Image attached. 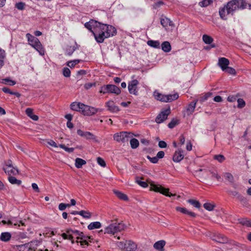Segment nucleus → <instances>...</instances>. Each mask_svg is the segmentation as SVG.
Instances as JSON below:
<instances>
[{
	"instance_id": "obj_1",
	"label": "nucleus",
	"mask_w": 251,
	"mask_h": 251,
	"mask_svg": "<svg viewBox=\"0 0 251 251\" xmlns=\"http://www.w3.org/2000/svg\"><path fill=\"white\" fill-rule=\"evenodd\" d=\"M247 7V2L245 0H231L228 1L223 7L219 9L220 18L224 20H227V15H233L236 10L243 9Z\"/></svg>"
},
{
	"instance_id": "obj_2",
	"label": "nucleus",
	"mask_w": 251,
	"mask_h": 251,
	"mask_svg": "<svg viewBox=\"0 0 251 251\" xmlns=\"http://www.w3.org/2000/svg\"><path fill=\"white\" fill-rule=\"evenodd\" d=\"M29 44L35 49L41 55L45 54V50L39 40L30 33L26 34Z\"/></svg>"
},
{
	"instance_id": "obj_3",
	"label": "nucleus",
	"mask_w": 251,
	"mask_h": 251,
	"mask_svg": "<svg viewBox=\"0 0 251 251\" xmlns=\"http://www.w3.org/2000/svg\"><path fill=\"white\" fill-rule=\"evenodd\" d=\"M125 228V225L122 223H112L105 228L104 233L114 235L116 233L124 230Z\"/></svg>"
},
{
	"instance_id": "obj_4",
	"label": "nucleus",
	"mask_w": 251,
	"mask_h": 251,
	"mask_svg": "<svg viewBox=\"0 0 251 251\" xmlns=\"http://www.w3.org/2000/svg\"><path fill=\"white\" fill-rule=\"evenodd\" d=\"M120 89L116 85L107 84L101 87L100 92L102 94L113 93L119 95L121 93Z\"/></svg>"
},
{
	"instance_id": "obj_5",
	"label": "nucleus",
	"mask_w": 251,
	"mask_h": 251,
	"mask_svg": "<svg viewBox=\"0 0 251 251\" xmlns=\"http://www.w3.org/2000/svg\"><path fill=\"white\" fill-rule=\"evenodd\" d=\"M101 29L96 28L95 30L94 31L93 35L97 42L98 43H102L104 42V39L110 37L109 32H107V30L105 33H103Z\"/></svg>"
},
{
	"instance_id": "obj_6",
	"label": "nucleus",
	"mask_w": 251,
	"mask_h": 251,
	"mask_svg": "<svg viewBox=\"0 0 251 251\" xmlns=\"http://www.w3.org/2000/svg\"><path fill=\"white\" fill-rule=\"evenodd\" d=\"M98 29H101V32L103 33H105L107 29H108L107 30V32H109L110 37L115 36L117 33V30L113 26L110 25L103 24L100 22L98 26Z\"/></svg>"
},
{
	"instance_id": "obj_7",
	"label": "nucleus",
	"mask_w": 251,
	"mask_h": 251,
	"mask_svg": "<svg viewBox=\"0 0 251 251\" xmlns=\"http://www.w3.org/2000/svg\"><path fill=\"white\" fill-rule=\"evenodd\" d=\"M130 133L127 132L123 131L115 133L113 136L114 140L117 142L125 143L128 141Z\"/></svg>"
},
{
	"instance_id": "obj_8",
	"label": "nucleus",
	"mask_w": 251,
	"mask_h": 251,
	"mask_svg": "<svg viewBox=\"0 0 251 251\" xmlns=\"http://www.w3.org/2000/svg\"><path fill=\"white\" fill-rule=\"evenodd\" d=\"M170 113L171 110L170 107H169L168 108L164 109L156 117L155 122L158 124L163 122L167 119L168 116L170 114Z\"/></svg>"
},
{
	"instance_id": "obj_9",
	"label": "nucleus",
	"mask_w": 251,
	"mask_h": 251,
	"mask_svg": "<svg viewBox=\"0 0 251 251\" xmlns=\"http://www.w3.org/2000/svg\"><path fill=\"white\" fill-rule=\"evenodd\" d=\"M151 189L152 190L156 192H159L166 196L171 197L172 196V194L169 192V189L165 188L159 185L151 184Z\"/></svg>"
},
{
	"instance_id": "obj_10",
	"label": "nucleus",
	"mask_w": 251,
	"mask_h": 251,
	"mask_svg": "<svg viewBox=\"0 0 251 251\" xmlns=\"http://www.w3.org/2000/svg\"><path fill=\"white\" fill-rule=\"evenodd\" d=\"M138 84L139 82L137 79H133L128 82V89L130 94H133L135 96L138 95V90L137 89Z\"/></svg>"
},
{
	"instance_id": "obj_11",
	"label": "nucleus",
	"mask_w": 251,
	"mask_h": 251,
	"mask_svg": "<svg viewBox=\"0 0 251 251\" xmlns=\"http://www.w3.org/2000/svg\"><path fill=\"white\" fill-rule=\"evenodd\" d=\"M99 111V109L94 107L90 106L83 104L81 113L84 115L91 116L94 115Z\"/></svg>"
},
{
	"instance_id": "obj_12",
	"label": "nucleus",
	"mask_w": 251,
	"mask_h": 251,
	"mask_svg": "<svg viewBox=\"0 0 251 251\" xmlns=\"http://www.w3.org/2000/svg\"><path fill=\"white\" fill-rule=\"evenodd\" d=\"M226 248L229 250H231L234 248L243 249L245 246L244 244H240L232 240L228 239L227 242H226Z\"/></svg>"
},
{
	"instance_id": "obj_13",
	"label": "nucleus",
	"mask_w": 251,
	"mask_h": 251,
	"mask_svg": "<svg viewBox=\"0 0 251 251\" xmlns=\"http://www.w3.org/2000/svg\"><path fill=\"white\" fill-rule=\"evenodd\" d=\"M3 169L5 173L7 174L9 176H11L12 175H16L19 174L18 170L17 168H14L11 164H6Z\"/></svg>"
},
{
	"instance_id": "obj_14",
	"label": "nucleus",
	"mask_w": 251,
	"mask_h": 251,
	"mask_svg": "<svg viewBox=\"0 0 251 251\" xmlns=\"http://www.w3.org/2000/svg\"><path fill=\"white\" fill-rule=\"evenodd\" d=\"M99 25V22L94 20H91L89 22H86L84 24V26L93 34L94 31L98 27Z\"/></svg>"
},
{
	"instance_id": "obj_15",
	"label": "nucleus",
	"mask_w": 251,
	"mask_h": 251,
	"mask_svg": "<svg viewBox=\"0 0 251 251\" xmlns=\"http://www.w3.org/2000/svg\"><path fill=\"white\" fill-rule=\"evenodd\" d=\"M184 158L183 151L181 149L176 151L173 155V160L175 162H179Z\"/></svg>"
},
{
	"instance_id": "obj_16",
	"label": "nucleus",
	"mask_w": 251,
	"mask_h": 251,
	"mask_svg": "<svg viewBox=\"0 0 251 251\" xmlns=\"http://www.w3.org/2000/svg\"><path fill=\"white\" fill-rule=\"evenodd\" d=\"M218 65L221 67L222 71H225L228 65L229 64V61L228 59L225 57H221L218 60Z\"/></svg>"
},
{
	"instance_id": "obj_17",
	"label": "nucleus",
	"mask_w": 251,
	"mask_h": 251,
	"mask_svg": "<svg viewBox=\"0 0 251 251\" xmlns=\"http://www.w3.org/2000/svg\"><path fill=\"white\" fill-rule=\"evenodd\" d=\"M79 47V45H77L76 42L74 46H67L66 48L65 54L68 56H71L74 52L76 49H78Z\"/></svg>"
},
{
	"instance_id": "obj_18",
	"label": "nucleus",
	"mask_w": 251,
	"mask_h": 251,
	"mask_svg": "<svg viewBox=\"0 0 251 251\" xmlns=\"http://www.w3.org/2000/svg\"><path fill=\"white\" fill-rule=\"evenodd\" d=\"M176 209L177 211L180 212L183 214H187L191 217L195 218L196 217L197 214L193 212L188 210L186 208L176 207Z\"/></svg>"
},
{
	"instance_id": "obj_19",
	"label": "nucleus",
	"mask_w": 251,
	"mask_h": 251,
	"mask_svg": "<svg viewBox=\"0 0 251 251\" xmlns=\"http://www.w3.org/2000/svg\"><path fill=\"white\" fill-rule=\"evenodd\" d=\"M197 101L198 100L191 101L187 106H186V111L188 115L192 114L194 111Z\"/></svg>"
},
{
	"instance_id": "obj_20",
	"label": "nucleus",
	"mask_w": 251,
	"mask_h": 251,
	"mask_svg": "<svg viewBox=\"0 0 251 251\" xmlns=\"http://www.w3.org/2000/svg\"><path fill=\"white\" fill-rule=\"evenodd\" d=\"M108 109L112 112H117L120 110L118 106H116L113 101H109L106 103Z\"/></svg>"
},
{
	"instance_id": "obj_21",
	"label": "nucleus",
	"mask_w": 251,
	"mask_h": 251,
	"mask_svg": "<svg viewBox=\"0 0 251 251\" xmlns=\"http://www.w3.org/2000/svg\"><path fill=\"white\" fill-rule=\"evenodd\" d=\"M83 103L81 102H74L70 105L71 109L74 111H80L81 112Z\"/></svg>"
},
{
	"instance_id": "obj_22",
	"label": "nucleus",
	"mask_w": 251,
	"mask_h": 251,
	"mask_svg": "<svg viewBox=\"0 0 251 251\" xmlns=\"http://www.w3.org/2000/svg\"><path fill=\"white\" fill-rule=\"evenodd\" d=\"M214 240L220 243L226 244V242H227L228 239L224 235L219 234L215 237Z\"/></svg>"
},
{
	"instance_id": "obj_23",
	"label": "nucleus",
	"mask_w": 251,
	"mask_h": 251,
	"mask_svg": "<svg viewBox=\"0 0 251 251\" xmlns=\"http://www.w3.org/2000/svg\"><path fill=\"white\" fill-rule=\"evenodd\" d=\"M127 246H126V250L128 251H135L137 249V245L136 244L131 240L127 241Z\"/></svg>"
},
{
	"instance_id": "obj_24",
	"label": "nucleus",
	"mask_w": 251,
	"mask_h": 251,
	"mask_svg": "<svg viewBox=\"0 0 251 251\" xmlns=\"http://www.w3.org/2000/svg\"><path fill=\"white\" fill-rule=\"evenodd\" d=\"M66 232L68 234L69 240H72V239H74V236L76 237L77 235H79V231L77 230L68 229L67 230Z\"/></svg>"
},
{
	"instance_id": "obj_25",
	"label": "nucleus",
	"mask_w": 251,
	"mask_h": 251,
	"mask_svg": "<svg viewBox=\"0 0 251 251\" xmlns=\"http://www.w3.org/2000/svg\"><path fill=\"white\" fill-rule=\"evenodd\" d=\"M162 50L166 52H168L171 50V46L168 41L163 42L161 44Z\"/></svg>"
},
{
	"instance_id": "obj_26",
	"label": "nucleus",
	"mask_w": 251,
	"mask_h": 251,
	"mask_svg": "<svg viewBox=\"0 0 251 251\" xmlns=\"http://www.w3.org/2000/svg\"><path fill=\"white\" fill-rule=\"evenodd\" d=\"M178 94L176 93L174 94H169L166 95V102H170L175 100L178 98Z\"/></svg>"
},
{
	"instance_id": "obj_27",
	"label": "nucleus",
	"mask_w": 251,
	"mask_h": 251,
	"mask_svg": "<svg viewBox=\"0 0 251 251\" xmlns=\"http://www.w3.org/2000/svg\"><path fill=\"white\" fill-rule=\"evenodd\" d=\"M160 23L161 25L164 27H167L168 25L173 26L174 25L173 22L167 18L161 19Z\"/></svg>"
},
{
	"instance_id": "obj_28",
	"label": "nucleus",
	"mask_w": 251,
	"mask_h": 251,
	"mask_svg": "<svg viewBox=\"0 0 251 251\" xmlns=\"http://www.w3.org/2000/svg\"><path fill=\"white\" fill-rule=\"evenodd\" d=\"M237 199L240 202L241 204L243 206L246 207L248 206L249 202L247 199L245 197L240 194L239 196H238Z\"/></svg>"
},
{
	"instance_id": "obj_29",
	"label": "nucleus",
	"mask_w": 251,
	"mask_h": 251,
	"mask_svg": "<svg viewBox=\"0 0 251 251\" xmlns=\"http://www.w3.org/2000/svg\"><path fill=\"white\" fill-rule=\"evenodd\" d=\"M165 245V242L164 240H160L155 242L153 245V247L157 250H161L163 249Z\"/></svg>"
},
{
	"instance_id": "obj_30",
	"label": "nucleus",
	"mask_w": 251,
	"mask_h": 251,
	"mask_svg": "<svg viewBox=\"0 0 251 251\" xmlns=\"http://www.w3.org/2000/svg\"><path fill=\"white\" fill-rule=\"evenodd\" d=\"M86 163V161L81 158H76L75 159V166L78 169L81 168L82 165H85Z\"/></svg>"
},
{
	"instance_id": "obj_31",
	"label": "nucleus",
	"mask_w": 251,
	"mask_h": 251,
	"mask_svg": "<svg viewBox=\"0 0 251 251\" xmlns=\"http://www.w3.org/2000/svg\"><path fill=\"white\" fill-rule=\"evenodd\" d=\"M147 44L149 46L155 49L160 48V42L158 41L149 40L147 42Z\"/></svg>"
},
{
	"instance_id": "obj_32",
	"label": "nucleus",
	"mask_w": 251,
	"mask_h": 251,
	"mask_svg": "<svg viewBox=\"0 0 251 251\" xmlns=\"http://www.w3.org/2000/svg\"><path fill=\"white\" fill-rule=\"evenodd\" d=\"M101 227V224L99 222H94L91 223L88 226V228L89 230H92L96 228H99Z\"/></svg>"
},
{
	"instance_id": "obj_33",
	"label": "nucleus",
	"mask_w": 251,
	"mask_h": 251,
	"mask_svg": "<svg viewBox=\"0 0 251 251\" xmlns=\"http://www.w3.org/2000/svg\"><path fill=\"white\" fill-rule=\"evenodd\" d=\"M2 91L6 94H9L10 95H14L18 98L20 97L21 94L18 92H13L11 91L8 87H4L2 88Z\"/></svg>"
},
{
	"instance_id": "obj_34",
	"label": "nucleus",
	"mask_w": 251,
	"mask_h": 251,
	"mask_svg": "<svg viewBox=\"0 0 251 251\" xmlns=\"http://www.w3.org/2000/svg\"><path fill=\"white\" fill-rule=\"evenodd\" d=\"M83 137L88 140L91 139L95 141V142H98V140H97V137L89 131H85Z\"/></svg>"
},
{
	"instance_id": "obj_35",
	"label": "nucleus",
	"mask_w": 251,
	"mask_h": 251,
	"mask_svg": "<svg viewBox=\"0 0 251 251\" xmlns=\"http://www.w3.org/2000/svg\"><path fill=\"white\" fill-rule=\"evenodd\" d=\"M11 237V235L9 232H3L1 234L0 239L4 242L8 241Z\"/></svg>"
},
{
	"instance_id": "obj_36",
	"label": "nucleus",
	"mask_w": 251,
	"mask_h": 251,
	"mask_svg": "<svg viewBox=\"0 0 251 251\" xmlns=\"http://www.w3.org/2000/svg\"><path fill=\"white\" fill-rule=\"evenodd\" d=\"M114 193L116 195V196L119 198L120 200H124V201H127L128 200V197L127 196L122 193L121 192L118 191H114Z\"/></svg>"
},
{
	"instance_id": "obj_37",
	"label": "nucleus",
	"mask_w": 251,
	"mask_h": 251,
	"mask_svg": "<svg viewBox=\"0 0 251 251\" xmlns=\"http://www.w3.org/2000/svg\"><path fill=\"white\" fill-rule=\"evenodd\" d=\"M154 96L155 98L157 100H160L162 102H166L165 95H163V94L159 93H154Z\"/></svg>"
},
{
	"instance_id": "obj_38",
	"label": "nucleus",
	"mask_w": 251,
	"mask_h": 251,
	"mask_svg": "<svg viewBox=\"0 0 251 251\" xmlns=\"http://www.w3.org/2000/svg\"><path fill=\"white\" fill-rule=\"evenodd\" d=\"M8 180L12 184H17L18 185H21L22 181L20 180L17 179L15 177L13 176H8Z\"/></svg>"
},
{
	"instance_id": "obj_39",
	"label": "nucleus",
	"mask_w": 251,
	"mask_h": 251,
	"mask_svg": "<svg viewBox=\"0 0 251 251\" xmlns=\"http://www.w3.org/2000/svg\"><path fill=\"white\" fill-rule=\"evenodd\" d=\"M130 144L132 149H136L139 145L138 140L136 138H132L130 140Z\"/></svg>"
},
{
	"instance_id": "obj_40",
	"label": "nucleus",
	"mask_w": 251,
	"mask_h": 251,
	"mask_svg": "<svg viewBox=\"0 0 251 251\" xmlns=\"http://www.w3.org/2000/svg\"><path fill=\"white\" fill-rule=\"evenodd\" d=\"M79 215L86 219H89L91 217V213L88 211L81 210L79 211Z\"/></svg>"
},
{
	"instance_id": "obj_41",
	"label": "nucleus",
	"mask_w": 251,
	"mask_h": 251,
	"mask_svg": "<svg viewBox=\"0 0 251 251\" xmlns=\"http://www.w3.org/2000/svg\"><path fill=\"white\" fill-rule=\"evenodd\" d=\"M81 61L80 59H75L73 60L69 61L67 62V65L69 67L72 68H74L76 64Z\"/></svg>"
},
{
	"instance_id": "obj_42",
	"label": "nucleus",
	"mask_w": 251,
	"mask_h": 251,
	"mask_svg": "<svg viewBox=\"0 0 251 251\" xmlns=\"http://www.w3.org/2000/svg\"><path fill=\"white\" fill-rule=\"evenodd\" d=\"M239 223L243 226L250 227L251 222V220H248L247 218H242L239 219Z\"/></svg>"
},
{
	"instance_id": "obj_43",
	"label": "nucleus",
	"mask_w": 251,
	"mask_h": 251,
	"mask_svg": "<svg viewBox=\"0 0 251 251\" xmlns=\"http://www.w3.org/2000/svg\"><path fill=\"white\" fill-rule=\"evenodd\" d=\"M224 176L226 179L230 183L234 182V177L230 173H225Z\"/></svg>"
},
{
	"instance_id": "obj_44",
	"label": "nucleus",
	"mask_w": 251,
	"mask_h": 251,
	"mask_svg": "<svg viewBox=\"0 0 251 251\" xmlns=\"http://www.w3.org/2000/svg\"><path fill=\"white\" fill-rule=\"evenodd\" d=\"M202 40L203 42L207 44H211L213 41V38L211 36L206 34L203 35Z\"/></svg>"
},
{
	"instance_id": "obj_45",
	"label": "nucleus",
	"mask_w": 251,
	"mask_h": 251,
	"mask_svg": "<svg viewBox=\"0 0 251 251\" xmlns=\"http://www.w3.org/2000/svg\"><path fill=\"white\" fill-rule=\"evenodd\" d=\"M187 202L197 208H199L201 207V203L198 201L193 199H189L187 201Z\"/></svg>"
},
{
	"instance_id": "obj_46",
	"label": "nucleus",
	"mask_w": 251,
	"mask_h": 251,
	"mask_svg": "<svg viewBox=\"0 0 251 251\" xmlns=\"http://www.w3.org/2000/svg\"><path fill=\"white\" fill-rule=\"evenodd\" d=\"M214 0H203L199 2V5L201 7H206L210 4Z\"/></svg>"
},
{
	"instance_id": "obj_47",
	"label": "nucleus",
	"mask_w": 251,
	"mask_h": 251,
	"mask_svg": "<svg viewBox=\"0 0 251 251\" xmlns=\"http://www.w3.org/2000/svg\"><path fill=\"white\" fill-rule=\"evenodd\" d=\"M203 207L208 211H212L215 207V205L210 203H205Z\"/></svg>"
},
{
	"instance_id": "obj_48",
	"label": "nucleus",
	"mask_w": 251,
	"mask_h": 251,
	"mask_svg": "<svg viewBox=\"0 0 251 251\" xmlns=\"http://www.w3.org/2000/svg\"><path fill=\"white\" fill-rule=\"evenodd\" d=\"M213 158L220 163H222L226 160L225 157L222 154L215 155Z\"/></svg>"
},
{
	"instance_id": "obj_49",
	"label": "nucleus",
	"mask_w": 251,
	"mask_h": 251,
	"mask_svg": "<svg viewBox=\"0 0 251 251\" xmlns=\"http://www.w3.org/2000/svg\"><path fill=\"white\" fill-rule=\"evenodd\" d=\"M2 83L5 84H8L10 86H13L16 83L15 81L11 80L8 78L3 79Z\"/></svg>"
},
{
	"instance_id": "obj_50",
	"label": "nucleus",
	"mask_w": 251,
	"mask_h": 251,
	"mask_svg": "<svg viewBox=\"0 0 251 251\" xmlns=\"http://www.w3.org/2000/svg\"><path fill=\"white\" fill-rule=\"evenodd\" d=\"M237 100V102H238V105H237L238 108H242L245 106L246 103L243 99L239 98V99H238Z\"/></svg>"
},
{
	"instance_id": "obj_51",
	"label": "nucleus",
	"mask_w": 251,
	"mask_h": 251,
	"mask_svg": "<svg viewBox=\"0 0 251 251\" xmlns=\"http://www.w3.org/2000/svg\"><path fill=\"white\" fill-rule=\"evenodd\" d=\"M15 7L18 10H23L25 8V3L23 2H19L16 3Z\"/></svg>"
},
{
	"instance_id": "obj_52",
	"label": "nucleus",
	"mask_w": 251,
	"mask_h": 251,
	"mask_svg": "<svg viewBox=\"0 0 251 251\" xmlns=\"http://www.w3.org/2000/svg\"><path fill=\"white\" fill-rule=\"evenodd\" d=\"M178 124V121L173 119L170 123L168 124V127L170 128H174L176 125Z\"/></svg>"
},
{
	"instance_id": "obj_53",
	"label": "nucleus",
	"mask_w": 251,
	"mask_h": 251,
	"mask_svg": "<svg viewBox=\"0 0 251 251\" xmlns=\"http://www.w3.org/2000/svg\"><path fill=\"white\" fill-rule=\"evenodd\" d=\"M63 75L65 77H70L71 75V71L68 68L65 67L63 69Z\"/></svg>"
},
{
	"instance_id": "obj_54",
	"label": "nucleus",
	"mask_w": 251,
	"mask_h": 251,
	"mask_svg": "<svg viewBox=\"0 0 251 251\" xmlns=\"http://www.w3.org/2000/svg\"><path fill=\"white\" fill-rule=\"evenodd\" d=\"M78 234L79 235H77V237H76L77 240H78L79 239L84 240L85 239L90 238L87 236H85L82 232H80L79 231Z\"/></svg>"
},
{
	"instance_id": "obj_55",
	"label": "nucleus",
	"mask_w": 251,
	"mask_h": 251,
	"mask_svg": "<svg viewBox=\"0 0 251 251\" xmlns=\"http://www.w3.org/2000/svg\"><path fill=\"white\" fill-rule=\"evenodd\" d=\"M59 146L64 149L65 151L68 152H72L74 151V149L73 148H68L65 146L64 144H60Z\"/></svg>"
},
{
	"instance_id": "obj_56",
	"label": "nucleus",
	"mask_w": 251,
	"mask_h": 251,
	"mask_svg": "<svg viewBox=\"0 0 251 251\" xmlns=\"http://www.w3.org/2000/svg\"><path fill=\"white\" fill-rule=\"evenodd\" d=\"M97 163L101 167H105L106 166V163L105 161L101 157H98L97 159Z\"/></svg>"
},
{
	"instance_id": "obj_57",
	"label": "nucleus",
	"mask_w": 251,
	"mask_h": 251,
	"mask_svg": "<svg viewBox=\"0 0 251 251\" xmlns=\"http://www.w3.org/2000/svg\"><path fill=\"white\" fill-rule=\"evenodd\" d=\"M225 71L229 74L233 75H236V71L234 68L229 67H227V69H226Z\"/></svg>"
},
{
	"instance_id": "obj_58",
	"label": "nucleus",
	"mask_w": 251,
	"mask_h": 251,
	"mask_svg": "<svg viewBox=\"0 0 251 251\" xmlns=\"http://www.w3.org/2000/svg\"><path fill=\"white\" fill-rule=\"evenodd\" d=\"M70 206V204H66L64 203H61L59 204L58 206V208L61 211L64 210L67 207H69Z\"/></svg>"
},
{
	"instance_id": "obj_59",
	"label": "nucleus",
	"mask_w": 251,
	"mask_h": 251,
	"mask_svg": "<svg viewBox=\"0 0 251 251\" xmlns=\"http://www.w3.org/2000/svg\"><path fill=\"white\" fill-rule=\"evenodd\" d=\"M147 158L152 163H157L158 161V159L156 156L151 157L149 155H147Z\"/></svg>"
},
{
	"instance_id": "obj_60",
	"label": "nucleus",
	"mask_w": 251,
	"mask_h": 251,
	"mask_svg": "<svg viewBox=\"0 0 251 251\" xmlns=\"http://www.w3.org/2000/svg\"><path fill=\"white\" fill-rule=\"evenodd\" d=\"M210 173L212 175V176L216 178L218 180H220V179L221 178V176L218 174L216 171L214 172L210 171Z\"/></svg>"
},
{
	"instance_id": "obj_61",
	"label": "nucleus",
	"mask_w": 251,
	"mask_h": 251,
	"mask_svg": "<svg viewBox=\"0 0 251 251\" xmlns=\"http://www.w3.org/2000/svg\"><path fill=\"white\" fill-rule=\"evenodd\" d=\"M96 86V83H87L84 84V87L86 90H88L90 89L91 87Z\"/></svg>"
},
{
	"instance_id": "obj_62",
	"label": "nucleus",
	"mask_w": 251,
	"mask_h": 251,
	"mask_svg": "<svg viewBox=\"0 0 251 251\" xmlns=\"http://www.w3.org/2000/svg\"><path fill=\"white\" fill-rule=\"evenodd\" d=\"M211 95V94L210 93H208L206 94H205L203 96L201 97L200 98V101L201 102H203L204 101L206 100Z\"/></svg>"
},
{
	"instance_id": "obj_63",
	"label": "nucleus",
	"mask_w": 251,
	"mask_h": 251,
	"mask_svg": "<svg viewBox=\"0 0 251 251\" xmlns=\"http://www.w3.org/2000/svg\"><path fill=\"white\" fill-rule=\"evenodd\" d=\"M127 241H126L125 243L123 242H119L118 243V246L122 249H126V246H127Z\"/></svg>"
},
{
	"instance_id": "obj_64",
	"label": "nucleus",
	"mask_w": 251,
	"mask_h": 251,
	"mask_svg": "<svg viewBox=\"0 0 251 251\" xmlns=\"http://www.w3.org/2000/svg\"><path fill=\"white\" fill-rule=\"evenodd\" d=\"M136 182L141 186H142L143 188H146L148 187V183L145 181H142L141 180H136Z\"/></svg>"
}]
</instances>
